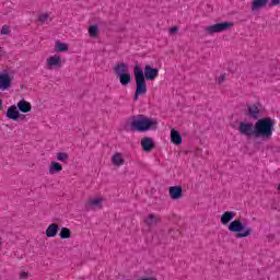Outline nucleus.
<instances>
[{
	"label": "nucleus",
	"mask_w": 280,
	"mask_h": 280,
	"mask_svg": "<svg viewBox=\"0 0 280 280\" xmlns=\"http://www.w3.org/2000/svg\"><path fill=\"white\" fill-rule=\"evenodd\" d=\"M275 119L270 117L259 118L255 125L253 122L241 121L238 124V132L244 137H255L262 141H270L272 132H275Z\"/></svg>",
	"instance_id": "f257e3e1"
},
{
	"label": "nucleus",
	"mask_w": 280,
	"mask_h": 280,
	"mask_svg": "<svg viewBox=\"0 0 280 280\" xmlns=\"http://www.w3.org/2000/svg\"><path fill=\"white\" fill-rule=\"evenodd\" d=\"M133 78L136 80V92L133 95V101L138 102L140 95H145L148 93V83L156 80L159 78V69L153 68L150 65H145L144 70L139 62H136L133 67Z\"/></svg>",
	"instance_id": "f03ea898"
},
{
	"label": "nucleus",
	"mask_w": 280,
	"mask_h": 280,
	"mask_svg": "<svg viewBox=\"0 0 280 280\" xmlns=\"http://www.w3.org/2000/svg\"><path fill=\"white\" fill-rule=\"evenodd\" d=\"M236 213L234 211H225L221 215V224L223 226L228 225V229L231 233H236V238L242 240L244 237H249V235H253V229L246 228V224L242 222V220L236 219L233 221L235 218Z\"/></svg>",
	"instance_id": "7ed1b4c3"
},
{
	"label": "nucleus",
	"mask_w": 280,
	"mask_h": 280,
	"mask_svg": "<svg viewBox=\"0 0 280 280\" xmlns=\"http://www.w3.org/2000/svg\"><path fill=\"white\" fill-rule=\"evenodd\" d=\"M158 126L159 121L156 119L143 114L131 117L130 128L133 132H148L149 130H154Z\"/></svg>",
	"instance_id": "20e7f679"
},
{
	"label": "nucleus",
	"mask_w": 280,
	"mask_h": 280,
	"mask_svg": "<svg viewBox=\"0 0 280 280\" xmlns=\"http://www.w3.org/2000/svg\"><path fill=\"white\" fill-rule=\"evenodd\" d=\"M113 71L116 78L119 80L121 86H128L132 82V75L130 74V69L125 62H118L114 66Z\"/></svg>",
	"instance_id": "39448f33"
},
{
	"label": "nucleus",
	"mask_w": 280,
	"mask_h": 280,
	"mask_svg": "<svg viewBox=\"0 0 280 280\" xmlns=\"http://www.w3.org/2000/svg\"><path fill=\"white\" fill-rule=\"evenodd\" d=\"M233 25H235V23L233 22H221L210 26H206L205 31L206 34H209V36H211L213 34H220V32H226V30H231Z\"/></svg>",
	"instance_id": "423d86ee"
},
{
	"label": "nucleus",
	"mask_w": 280,
	"mask_h": 280,
	"mask_svg": "<svg viewBox=\"0 0 280 280\" xmlns=\"http://www.w3.org/2000/svg\"><path fill=\"white\" fill-rule=\"evenodd\" d=\"M261 113V109H259L258 106L254 105H247V109L245 112V116L248 117V119H253L254 121H259V115Z\"/></svg>",
	"instance_id": "0eeeda50"
},
{
	"label": "nucleus",
	"mask_w": 280,
	"mask_h": 280,
	"mask_svg": "<svg viewBox=\"0 0 280 280\" xmlns=\"http://www.w3.org/2000/svg\"><path fill=\"white\" fill-rule=\"evenodd\" d=\"M12 86V77L9 73H0V91H8Z\"/></svg>",
	"instance_id": "6e6552de"
},
{
	"label": "nucleus",
	"mask_w": 280,
	"mask_h": 280,
	"mask_svg": "<svg viewBox=\"0 0 280 280\" xmlns=\"http://www.w3.org/2000/svg\"><path fill=\"white\" fill-rule=\"evenodd\" d=\"M172 200H180L183 198V186H172L168 188Z\"/></svg>",
	"instance_id": "1a4fd4ad"
},
{
	"label": "nucleus",
	"mask_w": 280,
	"mask_h": 280,
	"mask_svg": "<svg viewBox=\"0 0 280 280\" xmlns=\"http://www.w3.org/2000/svg\"><path fill=\"white\" fill-rule=\"evenodd\" d=\"M7 118L12 119V121H19V117H21V112H19L16 105H12L7 109Z\"/></svg>",
	"instance_id": "9d476101"
},
{
	"label": "nucleus",
	"mask_w": 280,
	"mask_h": 280,
	"mask_svg": "<svg viewBox=\"0 0 280 280\" xmlns=\"http://www.w3.org/2000/svg\"><path fill=\"white\" fill-rule=\"evenodd\" d=\"M141 147L143 152H152V150L156 148V143H154V140H152V138L144 137L141 140Z\"/></svg>",
	"instance_id": "9b49d317"
},
{
	"label": "nucleus",
	"mask_w": 280,
	"mask_h": 280,
	"mask_svg": "<svg viewBox=\"0 0 280 280\" xmlns=\"http://www.w3.org/2000/svg\"><path fill=\"white\" fill-rule=\"evenodd\" d=\"M147 226H156L161 222V218L154 213H150L144 220Z\"/></svg>",
	"instance_id": "f8f14e48"
},
{
	"label": "nucleus",
	"mask_w": 280,
	"mask_h": 280,
	"mask_svg": "<svg viewBox=\"0 0 280 280\" xmlns=\"http://www.w3.org/2000/svg\"><path fill=\"white\" fill-rule=\"evenodd\" d=\"M16 108L20 110V113H32V104L25 98H22L18 105Z\"/></svg>",
	"instance_id": "ddd939ff"
},
{
	"label": "nucleus",
	"mask_w": 280,
	"mask_h": 280,
	"mask_svg": "<svg viewBox=\"0 0 280 280\" xmlns=\"http://www.w3.org/2000/svg\"><path fill=\"white\" fill-rule=\"evenodd\" d=\"M48 67H62V58L59 55L50 56L47 59Z\"/></svg>",
	"instance_id": "4468645a"
},
{
	"label": "nucleus",
	"mask_w": 280,
	"mask_h": 280,
	"mask_svg": "<svg viewBox=\"0 0 280 280\" xmlns=\"http://www.w3.org/2000/svg\"><path fill=\"white\" fill-rule=\"evenodd\" d=\"M171 141L172 143H174V145H180V143H183V136H180V132L178 130H171Z\"/></svg>",
	"instance_id": "2eb2a0df"
},
{
	"label": "nucleus",
	"mask_w": 280,
	"mask_h": 280,
	"mask_svg": "<svg viewBox=\"0 0 280 280\" xmlns=\"http://www.w3.org/2000/svg\"><path fill=\"white\" fill-rule=\"evenodd\" d=\"M58 231H60V226L57 223L48 225L46 229V237H56V235H58Z\"/></svg>",
	"instance_id": "dca6fc26"
},
{
	"label": "nucleus",
	"mask_w": 280,
	"mask_h": 280,
	"mask_svg": "<svg viewBox=\"0 0 280 280\" xmlns=\"http://www.w3.org/2000/svg\"><path fill=\"white\" fill-rule=\"evenodd\" d=\"M93 207H102V199H91L84 203V211H91Z\"/></svg>",
	"instance_id": "f3484780"
},
{
	"label": "nucleus",
	"mask_w": 280,
	"mask_h": 280,
	"mask_svg": "<svg viewBox=\"0 0 280 280\" xmlns=\"http://www.w3.org/2000/svg\"><path fill=\"white\" fill-rule=\"evenodd\" d=\"M266 5H268V0H253L252 11L261 10V8H266Z\"/></svg>",
	"instance_id": "a211bd4d"
},
{
	"label": "nucleus",
	"mask_w": 280,
	"mask_h": 280,
	"mask_svg": "<svg viewBox=\"0 0 280 280\" xmlns=\"http://www.w3.org/2000/svg\"><path fill=\"white\" fill-rule=\"evenodd\" d=\"M112 163L117 167H120V165L126 163V160H124V155H121V153H115L112 158Z\"/></svg>",
	"instance_id": "6ab92c4d"
},
{
	"label": "nucleus",
	"mask_w": 280,
	"mask_h": 280,
	"mask_svg": "<svg viewBox=\"0 0 280 280\" xmlns=\"http://www.w3.org/2000/svg\"><path fill=\"white\" fill-rule=\"evenodd\" d=\"M62 172V164L58 162H50L49 174H60Z\"/></svg>",
	"instance_id": "aec40b11"
},
{
	"label": "nucleus",
	"mask_w": 280,
	"mask_h": 280,
	"mask_svg": "<svg viewBox=\"0 0 280 280\" xmlns=\"http://www.w3.org/2000/svg\"><path fill=\"white\" fill-rule=\"evenodd\" d=\"M55 51H58V52L69 51V44L57 40L55 46Z\"/></svg>",
	"instance_id": "412c9836"
},
{
	"label": "nucleus",
	"mask_w": 280,
	"mask_h": 280,
	"mask_svg": "<svg viewBox=\"0 0 280 280\" xmlns=\"http://www.w3.org/2000/svg\"><path fill=\"white\" fill-rule=\"evenodd\" d=\"M59 237L61 240H69L71 237V230L69 228H61Z\"/></svg>",
	"instance_id": "4be33fe9"
},
{
	"label": "nucleus",
	"mask_w": 280,
	"mask_h": 280,
	"mask_svg": "<svg viewBox=\"0 0 280 280\" xmlns=\"http://www.w3.org/2000/svg\"><path fill=\"white\" fill-rule=\"evenodd\" d=\"M89 34L91 38H97V34H100V27L97 25H91L89 28Z\"/></svg>",
	"instance_id": "5701e85b"
},
{
	"label": "nucleus",
	"mask_w": 280,
	"mask_h": 280,
	"mask_svg": "<svg viewBox=\"0 0 280 280\" xmlns=\"http://www.w3.org/2000/svg\"><path fill=\"white\" fill-rule=\"evenodd\" d=\"M57 161H61V163H67V161H69V153L67 152L57 153Z\"/></svg>",
	"instance_id": "b1692460"
},
{
	"label": "nucleus",
	"mask_w": 280,
	"mask_h": 280,
	"mask_svg": "<svg viewBox=\"0 0 280 280\" xmlns=\"http://www.w3.org/2000/svg\"><path fill=\"white\" fill-rule=\"evenodd\" d=\"M47 21H49V13L39 14V16H38L39 25H45V23H47Z\"/></svg>",
	"instance_id": "393cba45"
},
{
	"label": "nucleus",
	"mask_w": 280,
	"mask_h": 280,
	"mask_svg": "<svg viewBox=\"0 0 280 280\" xmlns=\"http://www.w3.org/2000/svg\"><path fill=\"white\" fill-rule=\"evenodd\" d=\"M0 34L8 36V34H10V26L3 25Z\"/></svg>",
	"instance_id": "a878e982"
},
{
	"label": "nucleus",
	"mask_w": 280,
	"mask_h": 280,
	"mask_svg": "<svg viewBox=\"0 0 280 280\" xmlns=\"http://www.w3.org/2000/svg\"><path fill=\"white\" fill-rule=\"evenodd\" d=\"M226 80V74H221L218 79L217 82L218 84H222Z\"/></svg>",
	"instance_id": "bb28decb"
},
{
	"label": "nucleus",
	"mask_w": 280,
	"mask_h": 280,
	"mask_svg": "<svg viewBox=\"0 0 280 280\" xmlns=\"http://www.w3.org/2000/svg\"><path fill=\"white\" fill-rule=\"evenodd\" d=\"M275 5H280V0H271L269 2V8H275Z\"/></svg>",
	"instance_id": "cd10ccee"
},
{
	"label": "nucleus",
	"mask_w": 280,
	"mask_h": 280,
	"mask_svg": "<svg viewBox=\"0 0 280 280\" xmlns=\"http://www.w3.org/2000/svg\"><path fill=\"white\" fill-rule=\"evenodd\" d=\"M170 34H176V32H178V26H173L170 28Z\"/></svg>",
	"instance_id": "c85d7f7f"
},
{
	"label": "nucleus",
	"mask_w": 280,
	"mask_h": 280,
	"mask_svg": "<svg viewBox=\"0 0 280 280\" xmlns=\"http://www.w3.org/2000/svg\"><path fill=\"white\" fill-rule=\"evenodd\" d=\"M30 273L23 271L21 275H20V279H25L26 277H28Z\"/></svg>",
	"instance_id": "c756f323"
},
{
	"label": "nucleus",
	"mask_w": 280,
	"mask_h": 280,
	"mask_svg": "<svg viewBox=\"0 0 280 280\" xmlns=\"http://www.w3.org/2000/svg\"><path fill=\"white\" fill-rule=\"evenodd\" d=\"M19 119H22V120L25 119V115L20 114Z\"/></svg>",
	"instance_id": "7c9ffc66"
},
{
	"label": "nucleus",
	"mask_w": 280,
	"mask_h": 280,
	"mask_svg": "<svg viewBox=\"0 0 280 280\" xmlns=\"http://www.w3.org/2000/svg\"><path fill=\"white\" fill-rule=\"evenodd\" d=\"M3 108V101L0 98V110Z\"/></svg>",
	"instance_id": "2f4dec72"
},
{
	"label": "nucleus",
	"mask_w": 280,
	"mask_h": 280,
	"mask_svg": "<svg viewBox=\"0 0 280 280\" xmlns=\"http://www.w3.org/2000/svg\"><path fill=\"white\" fill-rule=\"evenodd\" d=\"M3 246V240L0 238V248Z\"/></svg>",
	"instance_id": "473e14b6"
}]
</instances>
